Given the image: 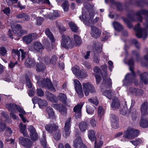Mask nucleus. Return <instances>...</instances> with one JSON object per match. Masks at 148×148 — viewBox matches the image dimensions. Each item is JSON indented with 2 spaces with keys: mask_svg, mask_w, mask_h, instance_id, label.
<instances>
[{
  "mask_svg": "<svg viewBox=\"0 0 148 148\" xmlns=\"http://www.w3.org/2000/svg\"><path fill=\"white\" fill-rule=\"evenodd\" d=\"M102 68L103 70H104V72L102 73L103 81L101 86V90L103 92V95L106 96L109 99H111V97L113 95V93L111 92V90L104 91V90L108 88L111 86V80L110 79L107 78L106 77L107 74L106 71L107 69L106 65H105L103 66Z\"/></svg>",
  "mask_w": 148,
  "mask_h": 148,
  "instance_id": "nucleus-1",
  "label": "nucleus"
},
{
  "mask_svg": "<svg viewBox=\"0 0 148 148\" xmlns=\"http://www.w3.org/2000/svg\"><path fill=\"white\" fill-rule=\"evenodd\" d=\"M139 133V131L137 130L134 129L131 127H128L125 131L123 137L126 138L132 139L137 136Z\"/></svg>",
  "mask_w": 148,
  "mask_h": 148,
  "instance_id": "nucleus-2",
  "label": "nucleus"
},
{
  "mask_svg": "<svg viewBox=\"0 0 148 148\" xmlns=\"http://www.w3.org/2000/svg\"><path fill=\"white\" fill-rule=\"evenodd\" d=\"M89 8L88 10V12L86 13H84L83 12L81 16H80L79 17L80 19L82 21H84L87 18L92 19L94 17V10L93 8V6H91L89 4L88 6Z\"/></svg>",
  "mask_w": 148,
  "mask_h": 148,
  "instance_id": "nucleus-3",
  "label": "nucleus"
},
{
  "mask_svg": "<svg viewBox=\"0 0 148 148\" xmlns=\"http://www.w3.org/2000/svg\"><path fill=\"white\" fill-rule=\"evenodd\" d=\"M61 45L62 47L67 49L72 48L74 43L68 36L63 35Z\"/></svg>",
  "mask_w": 148,
  "mask_h": 148,
  "instance_id": "nucleus-4",
  "label": "nucleus"
},
{
  "mask_svg": "<svg viewBox=\"0 0 148 148\" xmlns=\"http://www.w3.org/2000/svg\"><path fill=\"white\" fill-rule=\"evenodd\" d=\"M42 85L43 87L47 88L50 90L55 92L56 91L55 88L57 87V83H53V86L51 82L49 79H44Z\"/></svg>",
  "mask_w": 148,
  "mask_h": 148,
  "instance_id": "nucleus-5",
  "label": "nucleus"
},
{
  "mask_svg": "<svg viewBox=\"0 0 148 148\" xmlns=\"http://www.w3.org/2000/svg\"><path fill=\"white\" fill-rule=\"evenodd\" d=\"M134 29L136 32V35L138 37L142 38L144 39L147 37V30L141 28L139 24L137 25Z\"/></svg>",
  "mask_w": 148,
  "mask_h": 148,
  "instance_id": "nucleus-6",
  "label": "nucleus"
},
{
  "mask_svg": "<svg viewBox=\"0 0 148 148\" xmlns=\"http://www.w3.org/2000/svg\"><path fill=\"white\" fill-rule=\"evenodd\" d=\"M83 88L86 96L88 95L89 92L93 93L95 92V89L93 86L90 83H87L83 84Z\"/></svg>",
  "mask_w": 148,
  "mask_h": 148,
  "instance_id": "nucleus-7",
  "label": "nucleus"
},
{
  "mask_svg": "<svg viewBox=\"0 0 148 148\" xmlns=\"http://www.w3.org/2000/svg\"><path fill=\"white\" fill-rule=\"evenodd\" d=\"M14 109H13L10 114V116L14 119H17V117L15 114L18 112H19L21 114H25V112L24 110L21 108L20 107L17 106H14Z\"/></svg>",
  "mask_w": 148,
  "mask_h": 148,
  "instance_id": "nucleus-8",
  "label": "nucleus"
},
{
  "mask_svg": "<svg viewBox=\"0 0 148 148\" xmlns=\"http://www.w3.org/2000/svg\"><path fill=\"white\" fill-rule=\"evenodd\" d=\"M75 88L79 96L82 98L83 97L84 94L82 90V86L79 82L77 79L74 80Z\"/></svg>",
  "mask_w": 148,
  "mask_h": 148,
  "instance_id": "nucleus-9",
  "label": "nucleus"
},
{
  "mask_svg": "<svg viewBox=\"0 0 148 148\" xmlns=\"http://www.w3.org/2000/svg\"><path fill=\"white\" fill-rule=\"evenodd\" d=\"M90 34L92 37L97 38L101 35V31L95 27H91Z\"/></svg>",
  "mask_w": 148,
  "mask_h": 148,
  "instance_id": "nucleus-10",
  "label": "nucleus"
},
{
  "mask_svg": "<svg viewBox=\"0 0 148 148\" xmlns=\"http://www.w3.org/2000/svg\"><path fill=\"white\" fill-rule=\"evenodd\" d=\"M71 118H69L66 122L64 128V131L63 132V135L65 138L69 135L70 132L69 131L70 128V122Z\"/></svg>",
  "mask_w": 148,
  "mask_h": 148,
  "instance_id": "nucleus-11",
  "label": "nucleus"
},
{
  "mask_svg": "<svg viewBox=\"0 0 148 148\" xmlns=\"http://www.w3.org/2000/svg\"><path fill=\"white\" fill-rule=\"evenodd\" d=\"M37 37L36 34H32L24 37L23 39L24 42L27 44L31 42L33 40L36 38Z\"/></svg>",
  "mask_w": 148,
  "mask_h": 148,
  "instance_id": "nucleus-12",
  "label": "nucleus"
},
{
  "mask_svg": "<svg viewBox=\"0 0 148 148\" xmlns=\"http://www.w3.org/2000/svg\"><path fill=\"white\" fill-rule=\"evenodd\" d=\"M28 130L31 133L30 136L32 140L35 141L38 139V136L35 132L34 128L32 126H30L28 127Z\"/></svg>",
  "mask_w": 148,
  "mask_h": 148,
  "instance_id": "nucleus-13",
  "label": "nucleus"
},
{
  "mask_svg": "<svg viewBox=\"0 0 148 148\" xmlns=\"http://www.w3.org/2000/svg\"><path fill=\"white\" fill-rule=\"evenodd\" d=\"M20 52H21V57L22 58V60H23L25 58L27 55V53L26 52L24 51L23 50L21 49H20L19 51L18 50H15L14 49L12 50L13 53H14L18 57V60H19L20 59Z\"/></svg>",
  "mask_w": 148,
  "mask_h": 148,
  "instance_id": "nucleus-14",
  "label": "nucleus"
},
{
  "mask_svg": "<svg viewBox=\"0 0 148 148\" xmlns=\"http://www.w3.org/2000/svg\"><path fill=\"white\" fill-rule=\"evenodd\" d=\"M43 62H45V63L47 65H49L50 63L54 64L56 61V57L55 56H53L50 60L47 57H46L42 59Z\"/></svg>",
  "mask_w": 148,
  "mask_h": 148,
  "instance_id": "nucleus-15",
  "label": "nucleus"
},
{
  "mask_svg": "<svg viewBox=\"0 0 148 148\" xmlns=\"http://www.w3.org/2000/svg\"><path fill=\"white\" fill-rule=\"evenodd\" d=\"M82 106V104H78L73 108L74 111L75 112V116L77 118L81 116V110Z\"/></svg>",
  "mask_w": 148,
  "mask_h": 148,
  "instance_id": "nucleus-16",
  "label": "nucleus"
},
{
  "mask_svg": "<svg viewBox=\"0 0 148 148\" xmlns=\"http://www.w3.org/2000/svg\"><path fill=\"white\" fill-rule=\"evenodd\" d=\"M58 127L57 124L54 123L49 124L45 126L46 130L50 133H52L53 131L57 130Z\"/></svg>",
  "mask_w": 148,
  "mask_h": 148,
  "instance_id": "nucleus-17",
  "label": "nucleus"
},
{
  "mask_svg": "<svg viewBox=\"0 0 148 148\" xmlns=\"http://www.w3.org/2000/svg\"><path fill=\"white\" fill-rule=\"evenodd\" d=\"M148 103L147 102H145L142 106L141 108V111L142 114V116L143 118L144 116H146L148 114L147 110L148 108Z\"/></svg>",
  "mask_w": 148,
  "mask_h": 148,
  "instance_id": "nucleus-18",
  "label": "nucleus"
},
{
  "mask_svg": "<svg viewBox=\"0 0 148 148\" xmlns=\"http://www.w3.org/2000/svg\"><path fill=\"white\" fill-rule=\"evenodd\" d=\"M73 146L76 148H80L83 145L82 140L80 137L76 138L74 141Z\"/></svg>",
  "mask_w": 148,
  "mask_h": 148,
  "instance_id": "nucleus-19",
  "label": "nucleus"
},
{
  "mask_svg": "<svg viewBox=\"0 0 148 148\" xmlns=\"http://www.w3.org/2000/svg\"><path fill=\"white\" fill-rule=\"evenodd\" d=\"M48 12L49 13V14H45L43 15L47 18L52 19L54 18L55 17L58 16V14L57 11L53 10L50 12Z\"/></svg>",
  "mask_w": 148,
  "mask_h": 148,
  "instance_id": "nucleus-20",
  "label": "nucleus"
},
{
  "mask_svg": "<svg viewBox=\"0 0 148 148\" xmlns=\"http://www.w3.org/2000/svg\"><path fill=\"white\" fill-rule=\"evenodd\" d=\"M46 96L47 99L52 102H56L57 101V98L54 95L52 94L50 92H47Z\"/></svg>",
  "mask_w": 148,
  "mask_h": 148,
  "instance_id": "nucleus-21",
  "label": "nucleus"
},
{
  "mask_svg": "<svg viewBox=\"0 0 148 148\" xmlns=\"http://www.w3.org/2000/svg\"><path fill=\"white\" fill-rule=\"evenodd\" d=\"M33 47L34 49L37 51H40L43 49L44 47L39 42L36 41L34 44Z\"/></svg>",
  "mask_w": 148,
  "mask_h": 148,
  "instance_id": "nucleus-22",
  "label": "nucleus"
},
{
  "mask_svg": "<svg viewBox=\"0 0 148 148\" xmlns=\"http://www.w3.org/2000/svg\"><path fill=\"white\" fill-rule=\"evenodd\" d=\"M20 132L23 134V136H27L28 135L26 130V126L25 125H23L22 123H21L19 125Z\"/></svg>",
  "mask_w": 148,
  "mask_h": 148,
  "instance_id": "nucleus-23",
  "label": "nucleus"
},
{
  "mask_svg": "<svg viewBox=\"0 0 148 148\" xmlns=\"http://www.w3.org/2000/svg\"><path fill=\"white\" fill-rule=\"evenodd\" d=\"M11 28L14 33L19 34L21 32V26L20 25H11Z\"/></svg>",
  "mask_w": 148,
  "mask_h": 148,
  "instance_id": "nucleus-24",
  "label": "nucleus"
},
{
  "mask_svg": "<svg viewBox=\"0 0 148 148\" xmlns=\"http://www.w3.org/2000/svg\"><path fill=\"white\" fill-rule=\"evenodd\" d=\"M20 142L23 146H27L30 143L29 140L27 138H26L23 137L19 138Z\"/></svg>",
  "mask_w": 148,
  "mask_h": 148,
  "instance_id": "nucleus-25",
  "label": "nucleus"
},
{
  "mask_svg": "<svg viewBox=\"0 0 148 148\" xmlns=\"http://www.w3.org/2000/svg\"><path fill=\"white\" fill-rule=\"evenodd\" d=\"M34 63L35 62L34 60L29 58L26 60L25 62V64L26 66L30 67L34 66Z\"/></svg>",
  "mask_w": 148,
  "mask_h": 148,
  "instance_id": "nucleus-26",
  "label": "nucleus"
},
{
  "mask_svg": "<svg viewBox=\"0 0 148 148\" xmlns=\"http://www.w3.org/2000/svg\"><path fill=\"white\" fill-rule=\"evenodd\" d=\"M140 81L146 84L148 82V73H144L140 75Z\"/></svg>",
  "mask_w": 148,
  "mask_h": 148,
  "instance_id": "nucleus-27",
  "label": "nucleus"
},
{
  "mask_svg": "<svg viewBox=\"0 0 148 148\" xmlns=\"http://www.w3.org/2000/svg\"><path fill=\"white\" fill-rule=\"evenodd\" d=\"M120 106L119 100L116 98L113 99L112 103L111 106L114 108H118Z\"/></svg>",
  "mask_w": 148,
  "mask_h": 148,
  "instance_id": "nucleus-28",
  "label": "nucleus"
},
{
  "mask_svg": "<svg viewBox=\"0 0 148 148\" xmlns=\"http://www.w3.org/2000/svg\"><path fill=\"white\" fill-rule=\"evenodd\" d=\"M88 136L89 138L91 141H93L95 139V133L93 130H89L88 131Z\"/></svg>",
  "mask_w": 148,
  "mask_h": 148,
  "instance_id": "nucleus-29",
  "label": "nucleus"
},
{
  "mask_svg": "<svg viewBox=\"0 0 148 148\" xmlns=\"http://www.w3.org/2000/svg\"><path fill=\"white\" fill-rule=\"evenodd\" d=\"M45 68V66L41 62H40L36 65V70L38 72L43 71Z\"/></svg>",
  "mask_w": 148,
  "mask_h": 148,
  "instance_id": "nucleus-30",
  "label": "nucleus"
},
{
  "mask_svg": "<svg viewBox=\"0 0 148 148\" xmlns=\"http://www.w3.org/2000/svg\"><path fill=\"white\" fill-rule=\"evenodd\" d=\"M142 92V91L141 90H139L133 88H130L129 90V93H130L135 95H139V93Z\"/></svg>",
  "mask_w": 148,
  "mask_h": 148,
  "instance_id": "nucleus-31",
  "label": "nucleus"
},
{
  "mask_svg": "<svg viewBox=\"0 0 148 148\" xmlns=\"http://www.w3.org/2000/svg\"><path fill=\"white\" fill-rule=\"evenodd\" d=\"M114 29L116 30L119 31L123 29V27L119 23L117 22H114L112 23Z\"/></svg>",
  "mask_w": 148,
  "mask_h": 148,
  "instance_id": "nucleus-32",
  "label": "nucleus"
},
{
  "mask_svg": "<svg viewBox=\"0 0 148 148\" xmlns=\"http://www.w3.org/2000/svg\"><path fill=\"white\" fill-rule=\"evenodd\" d=\"M142 117L141 120L140 121V126L143 127H148V121L144 119Z\"/></svg>",
  "mask_w": 148,
  "mask_h": 148,
  "instance_id": "nucleus-33",
  "label": "nucleus"
},
{
  "mask_svg": "<svg viewBox=\"0 0 148 148\" xmlns=\"http://www.w3.org/2000/svg\"><path fill=\"white\" fill-rule=\"evenodd\" d=\"M72 70L73 73L77 76L80 73L81 70H80L79 66L77 65H75L72 68Z\"/></svg>",
  "mask_w": 148,
  "mask_h": 148,
  "instance_id": "nucleus-34",
  "label": "nucleus"
},
{
  "mask_svg": "<svg viewBox=\"0 0 148 148\" xmlns=\"http://www.w3.org/2000/svg\"><path fill=\"white\" fill-rule=\"evenodd\" d=\"M104 113V111L101 106L99 107L98 110V114L99 116V117L100 118V119H101L102 118V119L103 120V116Z\"/></svg>",
  "mask_w": 148,
  "mask_h": 148,
  "instance_id": "nucleus-35",
  "label": "nucleus"
},
{
  "mask_svg": "<svg viewBox=\"0 0 148 148\" xmlns=\"http://www.w3.org/2000/svg\"><path fill=\"white\" fill-rule=\"evenodd\" d=\"M46 111L49 118H52L54 116V113L52 108L50 107H48L47 108Z\"/></svg>",
  "mask_w": 148,
  "mask_h": 148,
  "instance_id": "nucleus-36",
  "label": "nucleus"
},
{
  "mask_svg": "<svg viewBox=\"0 0 148 148\" xmlns=\"http://www.w3.org/2000/svg\"><path fill=\"white\" fill-rule=\"evenodd\" d=\"M58 99L63 103H65L67 98L64 93H60L58 97Z\"/></svg>",
  "mask_w": 148,
  "mask_h": 148,
  "instance_id": "nucleus-37",
  "label": "nucleus"
},
{
  "mask_svg": "<svg viewBox=\"0 0 148 148\" xmlns=\"http://www.w3.org/2000/svg\"><path fill=\"white\" fill-rule=\"evenodd\" d=\"M87 76V74L85 71L84 70H81L78 75L76 76L78 78H84Z\"/></svg>",
  "mask_w": 148,
  "mask_h": 148,
  "instance_id": "nucleus-38",
  "label": "nucleus"
},
{
  "mask_svg": "<svg viewBox=\"0 0 148 148\" xmlns=\"http://www.w3.org/2000/svg\"><path fill=\"white\" fill-rule=\"evenodd\" d=\"M38 104L39 107L40 108H42L46 106L47 104L46 101L40 99L38 101Z\"/></svg>",
  "mask_w": 148,
  "mask_h": 148,
  "instance_id": "nucleus-39",
  "label": "nucleus"
},
{
  "mask_svg": "<svg viewBox=\"0 0 148 148\" xmlns=\"http://www.w3.org/2000/svg\"><path fill=\"white\" fill-rule=\"evenodd\" d=\"M69 25L72 31L75 32L78 29V28L75 24L73 22H71L69 23Z\"/></svg>",
  "mask_w": 148,
  "mask_h": 148,
  "instance_id": "nucleus-40",
  "label": "nucleus"
},
{
  "mask_svg": "<svg viewBox=\"0 0 148 148\" xmlns=\"http://www.w3.org/2000/svg\"><path fill=\"white\" fill-rule=\"evenodd\" d=\"M46 35L51 40L52 42L54 41V38L52 34L51 33L48 29H47L45 31Z\"/></svg>",
  "mask_w": 148,
  "mask_h": 148,
  "instance_id": "nucleus-41",
  "label": "nucleus"
},
{
  "mask_svg": "<svg viewBox=\"0 0 148 148\" xmlns=\"http://www.w3.org/2000/svg\"><path fill=\"white\" fill-rule=\"evenodd\" d=\"M87 124L84 122L81 123L79 124V128L81 131L84 132L87 128Z\"/></svg>",
  "mask_w": 148,
  "mask_h": 148,
  "instance_id": "nucleus-42",
  "label": "nucleus"
},
{
  "mask_svg": "<svg viewBox=\"0 0 148 148\" xmlns=\"http://www.w3.org/2000/svg\"><path fill=\"white\" fill-rule=\"evenodd\" d=\"M110 36L111 35L110 33L107 31H104L102 34L103 38V40L108 38L110 37Z\"/></svg>",
  "mask_w": 148,
  "mask_h": 148,
  "instance_id": "nucleus-43",
  "label": "nucleus"
},
{
  "mask_svg": "<svg viewBox=\"0 0 148 148\" xmlns=\"http://www.w3.org/2000/svg\"><path fill=\"white\" fill-rule=\"evenodd\" d=\"M130 69L132 72V73L131 74H127L125 76V81L129 79H131L134 76V73L133 69L130 66Z\"/></svg>",
  "mask_w": 148,
  "mask_h": 148,
  "instance_id": "nucleus-44",
  "label": "nucleus"
},
{
  "mask_svg": "<svg viewBox=\"0 0 148 148\" xmlns=\"http://www.w3.org/2000/svg\"><path fill=\"white\" fill-rule=\"evenodd\" d=\"M74 38L75 43L77 45H79L82 43V41L80 38L79 36L77 35H74Z\"/></svg>",
  "mask_w": 148,
  "mask_h": 148,
  "instance_id": "nucleus-45",
  "label": "nucleus"
},
{
  "mask_svg": "<svg viewBox=\"0 0 148 148\" xmlns=\"http://www.w3.org/2000/svg\"><path fill=\"white\" fill-rule=\"evenodd\" d=\"M62 6L64 11H67L69 9V6L68 1H65L62 3Z\"/></svg>",
  "mask_w": 148,
  "mask_h": 148,
  "instance_id": "nucleus-46",
  "label": "nucleus"
},
{
  "mask_svg": "<svg viewBox=\"0 0 148 148\" xmlns=\"http://www.w3.org/2000/svg\"><path fill=\"white\" fill-rule=\"evenodd\" d=\"M86 111L88 114H93L94 110L93 108L87 106H86Z\"/></svg>",
  "mask_w": 148,
  "mask_h": 148,
  "instance_id": "nucleus-47",
  "label": "nucleus"
},
{
  "mask_svg": "<svg viewBox=\"0 0 148 148\" xmlns=\"http://www.w3.org/2000/svg\"><path fill=\"white\" fill-rule=\"evenodd\" d=\"M110 120L111 123L118 122V119L114 114H112L110 117Z\"/></svg>",
  "mask_w": 148,
  "mask_h": 148,
  "instance_id": "nucleus-48",
  "label": "nucleus"
},
{
  "mask_svg": "<svg viewBox=\"0 0 148 148\" xmlns=\"http://www.w3.org/2000/svg\"><path fill=\"white\" fill-rule=\"evenodd\" d=\"M90 123L91 125L93 127H96L97 125V122L94 118H92L90 120Z\"/></svg>",
  "mask_w": 148,
  "mask_h": 148,
  "instance_id": "nucleus-49",
  "label": "nucleus"
},
{
  "mask_svg": "<svg viewBox=\"0 0 148 148\" xmlns=\"http://www.w3.org/2000/svg\"><path fill=\"white\" fill-rule=\"evenodd\" d=\"M43 140L41 141L42 144L44 148H47L48 146L47 144L45 135L43 134Z\"/></svg>",
  "mask_w": 148,
  "mask_h": 148,
  "instance_id": "nucleus-50",
  "label": "nucleus"
},
{
  "mask_svg": "<svg viewBox=\"0 0 148 148\" xmlns=\"http://www.w3.org/2000/svg\"><path fill=\"white\" fill-rule=\"evenodd\" d=\"M88 101L90 103L97 105L98 104V101L96 97L93 99H90L88 100Z\"/></svg>",
  "mask_w": 148,
  "mask_h": 148,
  "instance_id": "nucleus-51",
  "label": "nucleus"
},
{
  "mask_svg": "<svg viewBox=\"0 0 148 148\" xmlns=\"http://www.w3.org/2000/svg\"><path fill=\"white\" fill-rule=\"evenodd\" d=\"M131 142L134 145L136 146L142 143V141L140 139L136 140H135L131 141Z\"/></svg>",
  "mask_w": 148,
  "mask_h": 148,
  "instance_id": "nucleus-52",
  "label": "nucleus"
},
{
  "mask_svg": "<svg viewBox=\"0 0 148 148\" xmlns=\"http://www.w3.org/2000/svg\"><path fill=\"white\" fill-rule=\"evenodd\" d=\"M103 144V142L102 141H99L97 142H95V148H100Z\"/></svg>",
  "mask_w": 148,
  "mask_h": 148,
  "instance_id": "nucleus-53",
  "label": "nucleus"
},
{
  "mask_svg": "<svg viewBox=\"0 0 148 148\" xmlns=\"http://www.w3.org/2000/svg\"><path fill=\"white\" fill-rule=\"evenodd\" d=\"M14 106H16V105L14 104H7L6 105V108L7 109L9 110H11V111L13 109H14Z\"/></svg>",
  "mask_w": 148,
  "mask_h": 148,
  "instance_id": "nucleus-54",
  "label": "nucleus"
},
{
  "mask_svg": "<svg viewBox=\"0 0 148 148\" xmlns=\"http://www.w3.org/2000/svg\"><path fill=\"white\" fill-rule=\"evenodd\" d=\"M7 51L5 48L3 47H0V54L4 56L6 53Z\"/></svg>",
  "mask_w": 148,
  "mask_h": 148,
  "instance_id": "nucleus-55",
  "label": "nucleus"
},
{
  "mask_svg": "<svg viewBox=\"0 0 148 148\" xmlns=\"http://www.w3.org/2000/svg\"><path fill=\"white\" fill-rule=\"evenodd\" d=\"M102 21V20L101 19H99V17H96L92 21V24H95L98 22L101 24Z\"/></svg>",
  "mask_w": 148,
  "mask_h": 148,
  "instance_id": "nucleus-56",
  "label": "nucleus"
},
{
  "mask_svg": "<svg viewBox=\"0 0 148 148\" xmlns=\"http://www.w3.org/2000/svg\"><path fill=\"white\" fill-rule=\"evenodd\" d=\"M60 111L62 115H65L66 112V110L64 106L60 108Z\"/></svg>",
  "mask_w": 148,
  "mask_h": 148,
  "instance_id": "nucleus-57",
  "label": "nucleus"
},
{
  "mask_svg": "<svg viewBox=\"0 0 148 148\" xmlns=\"http://www.w3.org/2000/svg\"><path fill=\"white\" fill-rule=\"evenodd\" d=\"M60 134L59 131L56 133L54 135V138L56 140H58L60 139Z\"/></svg>",
  "mask_w": 148,
  "mask_h": 148,
  "instance_id": "nucleus-58",
  "label": "nucleus"
},
{
  "mask_svg": "<svg viewBox=\"0 0 148 148\" xmlns=\"http://www.w3.org/2000/svg\"><path fill=\"white\" fill-rule=\"evenodd\" d=\"M18 0H7L6 1L9 5H12L13 3H16Z\"/></svg>",
  "mask_w": 148,
  "mask_h": 148,
  "instance_id": "nucleus-59",
  "label": "nucleus"
},
{
  "mask_svg": "<svg viewBox=\"0 0 148 148\" xmlns=\"http://www.w3.org/2000/svg\"><path fill=\"white\" fill-rule=\"evenodd\" d=\"M17 62H13L12 61H11L9 64L8 66L10 68H12L14 67L15 65L17 64Z\"/></svg>",
  "mask_w": 148,
  "mask_h": 148,
  "instance_id": "nucleus-60",
  "label": "nucleus"
},
{
  "mask_svg": "<svg viewBox=\"0 0 148 148\" xmlns=\"http://www.w3.org/2000/svg\"><path fill=\"white\" fill-rule=\"evenodd\" d=\"M3 12L4 13L7 15H8L10 13V9L8 7L6 8L3 10Z\"/></svg>",
  "mask_w": 148,
  "mask_h": 148,
  "instance_id": "nucleus-61",
  "label": "nucleus"
},
{
  "mask_svg": "<svg viewBox=\"0 0 148 148\" xmlns=\"http://www.w3.org/2000/svg\"><path fill=\"white\" fill-rule=\"evenodd\" d=\"M43 18H42L38 17L37 18V23L38 25H40L41 23L43 21Z\"/></svg>",
  "mask_w": 148,
  "mask_h": 148,
  "instance_id": "nucleus-62",
  "label": "nucleus"
},
{
  "mask_svg": "<svg viewBox=\"0 0 148 148\" xmlns=\"http://www.w3.org/2000/svg\"><path fill=\"white\" fill-rule=\"evenodd\" d=\"M37 93L38 95L40 96H43L44 95V92L42 90L40 89L37 90Z\"/></svg>",
  "mask_w": 148,
  "mask_h": 148,
  "instance_id": "nucleus-63",
  "label": "nucleus"
},
{
  "mask_svg": "<svg viewBox=\"0 0 148 148\" xmlns=\"http://www.w3.org/2000/svg\"><path fill=\"white\" fill-rule=\"evenodd\" d=\"M108 64L109 68L111 71L113 68V63L111 61H109L108 62Z\"/></svg>",
  "mask_w": 148,
  "mask_h": 148,
  "instance_id": "nucleus-64",
  "label": "nucleus"
}]
</instances>
